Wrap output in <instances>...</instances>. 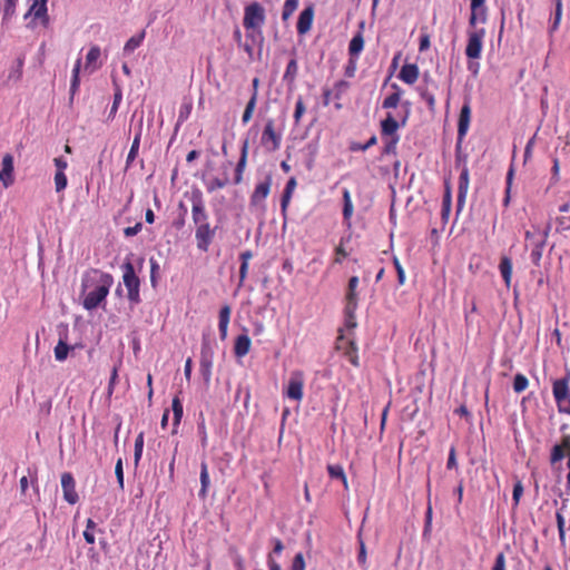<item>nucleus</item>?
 <instances>
[{"mask_svg": "<svg viewBox=\"0 0 570 570\" xmlns=\"http://www.w3.org/2000/svg\"><path fill=\"white\" fill-rule=\"evenodd\" d=\"M114 284L111 274L98 268L87 269L81 277L82 306L87 311L96 309L104 303Z\"/></svg>", "mask_w": 570, "mask_h": 570, "instance_id": "obj_1", "label": "nucleus"}, {"mask_svg": "<svg viewBox=\"0 0 570 570\" xmlns=\"http://www.w3.org/2000/svg\"><path fill=\"white\" fill-rule=\"evenodd\" d=\"M189 200L191 203V219L195 225L196 246L206 253L216 236L217 226H212L209 223L206 203L199 189L191 191Z\"/></svg>", "mask_w": 570, "mask_h": 570, "instance_id": "obj_2", "label": "nucleus"}, {"mask_svg": "<svg viewBox=\"0 0 570 570\" xmlns=\"http://www.w3.org/2000/svg\"><path fill=\"white\" fill-rule=\"evenodd\" d=\"M567 459V469L570 471V433L562 434L560 440L554 443L549 453L550 468L559 478L562 473V461Z\"/></svg>", "mask_w": 570, "mask_h": 570, "instance_id": "obj_3", "label": "nucleus"}, {"mask_svg": "<svg viewBox=\"0 0 570 570\" xmlns=\"http://www.w3.org/2000/svg\"><path fill=\"white\" fill-rule=\"evenodd\" d=\"M552 395L554 397L558 412L570 415V371H567L563 377L552 382Z\"/></svg>", "mask_w": 570, "mask_h": 570, "instance_id": "obj_4", "label": "nucleus"}, {"mask_svg": "<svg viewBox=\"0 0 570 570\" xmlns=\"http://www.w3.org/2000/svg\"><path fill=\"white\" fill-rule=\"evenodd\" d=\"M266 21L265 8L257 1L250 2L244 8L243 26L249 31H261Z\"/></svg>", "mask_w": 570, "mask_h": 570, "instance_id": "obj_5", "label": "nucleus"}, {"mask_svg": "<svg viewBox=\"0 0 570 570\" xmlns=\"http://www.w3.org/2000/svg\"><path fill=\"white\" fill-rule=\"evenodd\" d=\"M122 281L124 285L127 288V297L129 302L134 305L140 303V281L139 277L135 273V268L131 262H126L122 265Z\"/></svg>", "mask_w": 570, "mask_h": 570, "instance_id": "obj_6", "label": "nucleus"}, {"mask_svg": "<svg viewBox=\"0 0 570 570\" xmlns=\"http://www.w3.org/2000/svg\"><path fill=\"white\" fill-rule=\"evenodd\" d=\"M282 132L276 129L275 120L269 118L266 120L261 136V146L267 153H275L281 148Z\"/></svg>", "mask_w": 570, "mask_h": 570, "instance_id": "obj_7", "label": "nucleus"}, {"mask_svg": "<svg viewBox=\"0 0 570 570\" xmlns=\"http://www.w3.org/2000/svg\"><path fill=\"white\" fill-rule=\"evenodd\" d=\"M484 37L485 30L483 28L468 32L465 55L469 59H479L481 57Z\"/></svg>", "mask_w": 570, "mask_h": 570, "instance_id": "obj_8", "label": "nucleus"}, {"mask_svg": "<svg viewBox=\"0 0 570 570\" xmlns=\"http://www.w3.org/2000/svg\"><path fill=\"white\" fill-rule=\"evenodd\" d=\"M303 389H304V375L301 371H295L291 374L288 380L285 395L294 401H301L303 399Z\"/></svg>", "mask_w": 570, "mask_h": 570, "instance_id": "obj_9", "label": "nucleus"}, {"mask_svg": "<svg viewBox=\"0 0 570 570\" xmlns=\"http://www.w3.org/2000/svg\"><path fill=\"white\" fill-rule=\"evenodd\" d=\"M336 348L343 351L344 356L352 365L356 367L360 365L357 346L353 340H346L343 334H341L336 341Z\"/></svg>", "mask_w": 570, "mask_h": 570, "instance_id": "obj_10", "label": "nucleus"}, {"mask_svg": "<svg viewBox=\"0 0 570 570\" xmlns=\"http://www.w3.org/2000/svg\"><path fill=\"white\" fill-rule=\"evenodd\" d=\"M61 488L63 492V499L69 504H76L79 500V497L76 491L75 479L70 472H65L61 474Z\"/></svg>", "mask_w": 570, "mask_h": 570, "instance_id": "obj_11", "label": "nucleus"}, {"mask_svg": "<svg viewBox=\"0 0 570 570\" xmlns=\"http://www.w3.org/2000/svg\"><path fill=\"white\" fill-rule=\"evenodd\" d=\"M315 8L311 3L306 6L298 16L296 29L299 36L306 35L311 29L314 21Z\"/></svg>", "mask_w": 570, "mask_h": 570, "instance_id": "obj_12", "label": "nucleus"}, {"mask_svg": "<svg viewBox=\"0 0 570 570\" xmlns=\"http://www.w3.org/2000/svg\"><path fill=\"white\" fill-rule=\"evenodd\" d=\"M272 187V177L268 175L265 177L263 181H259L250 195V205L252 206H261L267 196L269 195Z\"/></svg>", "mask_w": 570, "mask_h": 570, "instance_id": "obj_13", "label": "nucleus"}, {"mask_svg": "<svg viewBox=\"0 0 570 570\" xmlns=\"http://www.w3.org/2000/svg\"><path fill=\"white\" fill-rule=\"evenodd\" d=\"M0 169V181L2 183L4 188L11 186L14 181L13 177V156L11 154H6L2 158Z\"/></svg>", "mask_w": 570, "mask_h": 570, "instance_id": "obj_14", "label": "nucleus"}, {"mask_svg": "<svg viewBox=\"0 0 570 570\" xmlns=\"http://www.w3.org/2000/svg\"><path fill=\"white\" fill-rule=\"evenodd\" d=\"M471 14L469 18L470 27L474 28L478 22L484 23L487 21V7L485 0H471Z\"/></svg>", "mask_w": 570, "mask_h": 570, "instance_id": "obj_15", "label": "nucleus"}, {"mask_svg": "<svg viewBox=\"0 0 570 570\" xmlns=\"http://www.w3.org/2000/svg\"><path fill=\"white\" fill-rule=\"evenodd\" d=\"M471 120V107L469 102H465L460 111L459 121H458V138L459 140H463L465 137Z\"/></svg>", "mask_w": 570, "mask_h": 570, "instance_id": "obj_16", "label": "nucleus"}, {"mask_svg": "<svg viewBox=\"0 0 570 570\" xmlns=\"http://www.w3.org/2000/svg\"><path fill=\"white\" fill-rule=\"evenodd\" d=\"M101 50L98 46H91L85 62V71L92 73L101 67Z\"/></svg>", "mask_w": 570, "mask_h": 570, "instance_id": "obj_17", "label": "nucleus"}, {"mask_svg": "<svg viewBox=\"0 0 570 570\" xmlns=\"http://www.w3.org/2000/svg\"><path fill=\"white\" fill-rule=\"evenodd\" d=\"M358 286V277L352 276L348 281V287L346 293V307L345 311L348 313L355 312L357 307V295L356 288Z\"/></svg>", "mask_w": 570, "mask_h": 570, "instance_id": "obj_18", "label": "nucleus"}, {"mask_svg": "<svg viewBox=\"0 0 570 570\" xmlns=\"http://www.w3.org/2000/svg\"><path fill=\"white\" fill-rule=\"evenodd\" d=\"M248 140H244L240 148V157L235 168L234 184L238 185L243 181V175L247 165Z\"/></svg>", "mask_w": 570, "mask_h": 570, "instance_id": "obj_19", "label": "nucleus"}, {"mask_svg": "<svg viewBox=\"0 0 570 570\" xmlns=\"http://www.w3.org/2000/svg\"><path fill=\"white\" fill-rule=\"evenodd\" d=\"M47 11V0H35L27 16L32 14L35 18L41 19L43 26H47L49 23Z\"/></svg>", "mask_w": 570, "mask_h": 570, "instance_id": "obj_20", "label": "nucleus"}, {"mask_svg": "<svg viewBox=\"0 0 570 570\" xmlns=\"http://www.w3.org/2000/svg\"><path fill=\"white\" fill-rule=\"evenodd\" d=\"M400 125L392 116V114H387L385 119L381 121V135L382 138L385 137H400L397 135V129Z\"/></svg>", "mask_w": 570, "mask_h": 570, "instance_id": "obj_21", "label": "nucleus"}, {"mask_svg": "<svg viewBox=\"0 0 570 570\" xmlns=\"http://www.w3.org/2000/svg\"><path fill=\"white\" fill-rule=\"evenodd\" d=\"M419 67L415 63H405L400 70L399 78L407 85H413L419 79Z\"/></svg>", "mask_w": 570, "mask_h": 570, "instance_id": "obj_22", "label": "nucleus"}, {"mask_svg": "<svg viewBox=\"0 0 570 570\" xmlns=\"http://www.w3.org/2000/svg\"><path fill=\"white\" fill-rule=\"evenodd\" d=\"M232 308L229 305H224L218 315V330L222 340L227 337L228 324L230 321Z\"/></svg>", "mask_w": 570, "mask_h": 570, "instance_id": "obj_23", "label": "nucleus"}, {"mask_svg": "<svg viewBox=\"0 0 570 570\" xmlns=\"http://www.w3.org/2000/svg\"><path fill=\"white\" fill-rule=\"evenodd\" d=\"M252 346L250 338L247 334L238 335L234 344V354L236 357H244L249 353Z\"/></svg>", "mask_w": 570, "mask_h": 570, "instance_id": "obj_24", "label": "nucleus"}, {"mask_svg": "<svg viewBox=\"0 0 570 570\" xmlns=\"http://www.w3.org/2000/svg\"><path fill=\"white\" fill-rule=\"evenodd\" d=\"M297 73H298V63H297V59H296L295 51H294L293 58L288 61L285 72L283 75L284 82H286L288 86H293L296 81Z\"/></svg>", "mask_w": 570, "mask_h": 570, "instance_id": "obj_25", "label": "nucleus"}, {"mask_svg": "<svg viewBox=\"0 0 570 570\" xmlns=\"http://www.w3.org/2000/svg\"><path fill=\"white\" fill-rule=\"evenodd\" d=\"M296 186H297L296 178L291 177L286 183L285 189L283 191L282 199H281V208H282L283 214H285L287 210V207L291 203V199H292V196H293V193H294Z\"/></svg>", "mask_w": 570, "mask_h": 570, "instance_id": "obj_26", "label": "nucleus"}, {"mask_svg": "<svg viewBox=\"0 0 570 570\" xmlns=\"http://www.w3.org/2000/svg\"><path fill=\"white\" fill-rule=\"evenodd\" d=\"M499 269L501 273V276L505 283V285L509 287L512 279V261L508 256L501 257Z\"/></svg>", "mask_w": 570, "mask_h": 570, "instance_id": "obj_27", "label": "nucleus"}, {"mask_svg": "<svg viewBox=\"0 0 570 570\" xmlns=\"http://www.w3.org/2000/svg\"><path fill=\"white\" fill-rule=\"evenodd\" d=\"M210 484L209 480V472H208V465L205 461L200 463V490L198 492V495L202 499H205L207 497L208 488Z\"/></svg>", "mask_w": 570, "mask_h": 570, "instance_id": "obj_28", "label": "nucleus"}, {"mask_svg": "<svg viewBox=\"0 0 570 570\" xmlns=\"http://www.w3.org/2000/svg\"><path fill=\"white\" fill-rule=\"evenodd\" d=\"M363 49H364V37H363L362 31H358L357 33L354 35V37L350 41L348 53L351 57L357 58Z\"/></svg>", "mask_w": 570, "mask_h": 570, "instance_id": "obj_29", "label": "nucleus"}, {"mask_svg": "<svg viewBox=\"0 0 570 570\" xmlns=\"http://www.w3.org/2000/svg\"><path fill=\"white\" fill-rule=\"evenodd\" d=\"M392 88L394 89V92L385 97V99L382 102V107L384 109L396 108L397 105L400 104L402 90L396 83H393Z\"/></svg>", "mask_w": 570, "mask_h": 570, "instance_id": "obj_30", "label": "nucleus"}, {"mask_svg": "<svg viewBox=\"0 0 570 570\" xmlns=\"http://www.w3.org/2000/svg\"><path fill=\"white\" fill-rule=\"evenodd\" d=\"M343 218L345 222L350 224L351 217L353 215L354 206L352 203L351 193L347 188L343 189Z\"/></svg>", "mask_w": 570, "mask_h": 570, "instance_id": "obj_31", "label": "nucleus"}, {"mask_svg": "<svg viewBox=\"0 0 570 570\" xmlns=\"http://www.w3.org/2000/svg\"><path fill=\"white\" fill-rule=\"evenodd\" d=\"M468 188H469V170H468V168H464L459 177V194H458L459 205L464 202Z\"/></svg>", "mask_w": 570, "mask_h": 570, "instance_id": "obj_32", "label": "nucleus"}, {"mask_svg": "<svg viewBox=\"0 0 570 570\" xmlns=\"http://www.w3.org/2000/svg\"><path fill=\"white\" fill-rule=\"evenodd\" d=\"M556 521H557V527H558V532H559L560 547L566 548V546H567L566 520H564L563 514L560 511H557V513H556Z\"/></svg>", "mask_w": 570, "mask_h": 570, "instance_id": "obj_33", "label": "nucleus"}, {"mask_svg": "<svg viewBox=\"0 0 570 570\" xmlns=\"http://www.w3.org/2000/svg\"><path fill=\"white\" fill-rule=\"evenodd\" d=\"M171 410H173V414H174L173 424H174L175 429H177L178 425L180 424L183 413H184L183 403L178 396H175L173 399Z\"/></svg>", "mask_w": 570, "mask_h": 570, "instance_id": "obj_34", "label": "nucleus"}, {"mask_svg": "<svg viewBox=\"0 0 570 570\" xmlns=\"http://www.w3.org/2000/svg\"><path fill=\"white\" fill-rule=\"evenodd\" d=\"M80 68H81V59H77L75 67L72 69V77H71V83H70V95L71 98L73 95L78 91L79 85H80Z\"/></svg>", "mask_w": 570, "mask_h": 570, "instance_id": "obj_35", "label": "nucleus"}, {"mask_svg": "<svg viewBox=\"0 0 570 570\" xmlns=\"http://www.w3.org/2000/svg\"><path fill=\"white\" fill-rule=\"evenodd\" d=\"M327 472L332 479H338L343 482V484L345 487H347V479H346V475H345V472H344V469L342 465L330 464V465H327Z\"/></svg>", "mask_w": 570, "mask_h": 570, "instance_id": "obj_36", "label": "nucleus"}, {"mask_svg": "<svg viewBox=\"0 0 570 570\" xmlns=\"http://www.w3.org/2000/svg\"><path fill=\"white\" fill-rule=\"evenodd\" d=\"M256 104H257V98L255 97V95H252L246 107H245V110L243 112V116H242V122L243 125H246L248 124L252 118H253V114L255 111V108H256Z\"/></svg>", "mask_w": 570, "mask_h": 570, "instance_id": "obj_37", "label": "nucleus"}, {"mask_svg": "<svg viewBox=\"0 0 570 570\" xmlns=\"http://www.w3.org/2000/svg\"><path fill=\"white\" fill-rule=\"evenodd\" d=\"M140 137H141V132L139 131L138 134H136V136L132 140L130 150H129L127 159H126L127 167H129L132 164V161L136 159V157L138 155L139 146H140Z\"/></svg>", "mask_w": 570, "mask_h": 570, "instance_id": "obj_38", "label": "nucleus"}, {"mask_svg": "<svg viewBox=\"0 0 570 570\" xmlns=\"http://www.w3.org/2000/svg\"><path fill=\"white\" fill-rule=\"evenodd\" d=\"M70 351V346L62 340H59L57 345L55 346V357L57 361L62 362L68 357Z\"/></svg>", "mask_w": 570, "mask_h": 570, "instance_id": "obj_39", "label": "nucleus"}, {"mask_svg": "<svg viewBox=\"0 0 570 570\" xmlns=\"http://www.w3.org/2000/svg\"><path fill=\"white\" fill-rule=\"evenodd\" d=\"M523 492H524L523 483L520 479H517L515 483L513 485V491H512V508L513 509H518V507L520 504V500L523 495Z\"/></svg>", "mask_w": 570, "mask_h": 570, "instance_id": "obj_40", "label": "nucleus"}, {"mask_svg": "<svg viewBox=\"0 0 570 570\" xmlns=\"http://www.w3.org/2000/svg\"><path fill=\"white\" fill-rule=\"evenodd\" d=\"M451 205H452V196H451V189L448 186L443 196L442 200V218L444 220H448L449 215L451 213Z\"/></svg>", "mask_w": 570, "mask_h": 570, "instance_id": "obj_41", "label": "nucleus"}, {"mask_svg": "<svg viewBox=\"0 0 570 570\" xmlns=\"http://www.w3.org/2000/svg\"><path fill=\"white\" fill-rule=\"evenodd\" d=\"M144 38L145 31H141L139 35L128 39L124 47L125 52H132L135 49H137L142 43Z\"/></svg>", "mask_w": 570, "mask_h": 570, "instance_id": "obj_42", "label": "nucleus"}, {"mask_svg": "<svg viewBox=\"0 0 570 570\" xmlns=\"http://www.w3.org/2000/svg\"><path fill=\"white\" fill-rule=\"evenodd\" d=\"M528 386H529V380L527 379V376L521 373L515 374L514 380H513V391L515 393H521V392L525 391L528 389Z\"/></svg>", "mask_w": 570, "mask_h": 570, "instance_id": "obj_43", "label": "nucleus"}, {"mask_svg": "<svg viewBox=\"0 0 570 570\" xmlns=\"http://www.w3.org/2000/svg\"><path fill=\"white\" fill-rule=\"evenodd\" d=\"M298 7V0H285L282 11L283 21H287Z\"/></svg>", "mask_w": 570, "mask_h": 570, "instance_id": "obj_44", "label": "nucleus"}, {"mask_svg": "<svg viewBox=\"0 0 570 570\" xmlns=\"http://www.w3.org/2000/svg\"><path fill=\"white\" fill-rule=\"evenodd\" d=\"M229 184V178L227 175H224L223 178H213L209 180V183L207 184V190L208 191H215L217 189H222L224 187H226L227 185Z\"/></svg>", "mask_w": 570, "mask_h": 570, "instance_id": "obj_45", "label": "nucleus"}, {"mask_svg": "<svg viewBox=\"0 0 570 570\" xmlns=\"http://www.w3.org/2000/svg\"><path fill=\"white\" fill-rule=\"evenodd\" d=\"M383 139H384L383 154L384 155H395L396 146L399 144L400 137H385Z\"/></svg>", "mask_w": 570, "mask_h": 570, "instance_id": "obj_46", "label": "nucleus"}, {"mask_svg": "<svg viewBox=\"0 0 570 570\" xmlns=\"http://www.w3.org/2000/svg\"><path fill=\"white\" fill-rule=\"evenodd\" d=\"M199 365H200V368H199L200 370V374H202L205 383L209 384V382L212 380L213 362L212 361L200 360Z\"/></svg>", "mask_w": 570, "mask_h": 570, "instance_id": "obj_47", "label": "nucleus"}, {"mask_svg": "<svg viewBox=\"0 0 570 570\" xmlns=\"http://www.w3.org/2000/svg\"><path fill=\"white\" fill-rule=\"evenodd\" d=\"M97 524L92 519H88L86 523V529L83 531V538L87 543L92 544L95 543V534L94 531L96 529Z\"/></svg>", "mask_w": 570, "mask_h": 570, "instance_id": "obj_48", "label": "nucleus"}, {"mask_svg": "<svg viewBox=\"0 0 570 570\" xmlns=\"http://www.w3.org/2000/svg\"><path fill=\"white\" fill-rule=\"evenodd\" d=\"M200 360L212 361L214 360V350L208 340H203L200 350Z\"/></svg>", "mask_w": 570, "mask_h": 570, "instance_id": "obj_49", "label": "nucleus"}, {"mask_svg": "<svg viewBox=\"0 0 570 570\" xmlns=\"http://www.w3.org/2000/svg\"><path fill=\"white\" fill-rule=\"evenodd\" d=\"M561 17H562V0H557L556 1V11H554V18H553V21L550 26V32H554L559 26H560V21H561Z\"/></svg>", "mask_w": 570, "mask_h": 570, "instance_id": "obj_50", "label": "nucleus"}, {"mask_svg": "<svg viewBox=\"0 0 570 570\" xmlns=\"http://www.w3.org/2000/svg\"><path fill=\"white\" fill-rule=\"evenodd\" d=\"M68 185V179L65 171H56L55 174V188L57 193H60L66 189Z\"/></svg>", "mask_w": 570, "mask_h": 570, "instance_id": "obj_51", "label": "nucleus"}, {"mask_svg": "<svg viewBox=\"0 0 570 570\" xmlns=\"http://www.w3.org/2000/svg\"><path fill=\"white\" fill-rule=\"evenodd\" d=\"M305 105L302 97H298L295 104V110H294V122L298 125L302 120L303 115L305 114Z\"/></svg>", "mask_w": 570, "mask_h": 570, "instance_id": "obj_52", "label": "nucleus"}, {"mask_svg": "<svg viewBox=\"0 0 570 570\" xmlns=\"http://www.w3.org/2000/svg\"><path fill=\"white\" fill-rule=\"evenodd\" d=\"M18 0H3V20L10 19L16 11Z\"/></svg>", "mask_w": 570, "mask_h": 570, "instance_id": "obj_53", "label": "nucleus"}, {"mask_svg": "<svg viewBox=\"0 0 570 570\" xmlns=\"http://www.w3.org/2000/svg\"><path fill=\"white\" fill-rule=\"evenodd\" d=\"M514 170L511 167L507 174V188H505V197L503 199V205L508 206L510 203V193H511V186L513 180Z\"/></svg>", "mask_w": 570, "mask_h": 570, "instance_id": "obj_54", "label": "nucleus"}, {"mask_svg": "<svg viewBox=\"0 0 570 570\" xmlns=\"http://www.w3.org/2000/svg\"><path fill=\"white\" fill-rule=\"evenodd\" d=\"M421 97L426 102L429 110L433 112L435 110V106H436L434 95L424 90L421 92Z\"/></svg>", "mask_w": 570, "mask_h": 570, "instance_id": "obj_55", "label": "nucleus"}, {"mask_svg": "<svg viewBox=\"0 0 570 570\" xmlns=\"http://www.w3.org/2000/svg\"><path fill=\"white\" fill-rule=\"evenodd\" d=\"M491 570H507V559L503 552L497 554Z\"/></svg>", "mask_w": 570, "mask_h": 570, "instance_id": "obj_56", "label": "nucleus"}, {"mask_svg": "<svg viewBox=\"0 0 570 570\" xmlns=\"http://www.w3.org/2000/svg\"><path fill=\"white\" fill-rule=\"evenodd\" d=\"M115 474L117 478L118 485L122 490L124 489V468H122L121 459H118V461L116 462Z\"/></svg>", "mask_w": 570, "mask_h": 570, "instance_id": "obj_57", "label": "nucleus"}, {"mask_svg": "<svg viewBox=\"0 0 570 570\" xmlns=\"http://www.w3.org/2000/svg\"><path fill=\"white\" fill-rule=\"evenodd\" d=\"M393 265L395 267V271L397 273V282L400 285H404L405 283V272L399 261L397 257H393Z\"/></svg>", "mask_w": 570, "mask_h": 570, "instance_id": "obj_58", "label": "nucleus"}, {"mask_svg": "<svg viewBox=\"0 0 570 570\" xmlns=\"http://www.w3.org/2000/svg\"><path fill=\"white\" fill-rule=\"evenodd\" d=\"M305 567L304 556L302 552H298L293 559L291 570H305Z\"/></svg>", "mask_w": 570, "mask_h": 570, "instance_id": "obj_59", "label": "nucleus"}, {"mask_svg": "<svg viewBox=\"0 0 570 570\" xmlns=\"http://www.w3.org/2000/svg\"><path fill=\"white\" fill-rule=\"evenodd\" d=\"M376 142H377L376 136H372L367 141H364V145H355L351 149L354 150V151L355 150L365 151L368 148H371L372 146L376 145Z\"/></svg>", "mask_w": 570, "mask_h": 570, "instance_id": "obj_60", "label": "nucleus"}, {"mask_svg": "<svg viewBox=\"0 0 570 570\" xmlns=\"http://www.w3.org/2000/svg\"><path fill=\"white\" fill-rule=\"evenodd\" d=\"M430 47H431L430 35H429V33H426V32H423V33L420 36L419 50H420L421 52H423V51H426Z\"/></svg>", "mask_w": 570, "mask_h": 570, "instance_id": "obj_61", "label": "nucleus"}, {"mask_svg": "<svg viewBox=\"0 0 570 570\" xmlns=\"http://www.w3.org/2000/svg\"><path fill=\"white\" fill-rule=\"evenodd\" d=\"M191 108H193V105H191V102H190V101H189V102L184 104V105L180 107L179 116H178V118H179V120H180V121H185V120L189 117V115H190V112H191Z\"/></svg>", "mask_w": 570, "mask_h": 570, "instance_id": "obj_62", "label": "nucleus"}, {"mask_svg": "<svg viewBox=\"0 0 570 570\" xmlns=\"http://www.w3.org/2000/svg\"><path fill=\"white\" fill-rule=\"evenodd\" d=\"M541 257H542V245H538L531 252V261L534 265H539Z\"/></svg>", "mask_w": 570, "mask_h": 570, "instance_id": "obj_63", "label": "nucleus"}, {"mask_svg": "<svg viewBox=\"0 0 570 570\" xmlns=\"http://www.w3.org/2000/svg\"><path fill=\"white\" fill-rule=\"evenodd\" d=\"M141 228H142V224L141 223H137L134 226L126 227L124 229V234L127 237H131V236L137 235L141 230Z\"/></svg>", "mask_w": 570, "mask_h": 570, "instance_id": "obj_64", "label": "nucleus"}]
</instances>
